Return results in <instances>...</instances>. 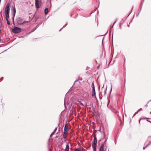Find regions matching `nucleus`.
<instances>
[{
  "label": "nucleus",
  "instance_id": "f257e3e1",
  "mask_svg": "<svg viewBox=\"0 0 151 151\" xmlns=\"http://www.w3.org/2000/svg\"><path fill=\"white\" fill-rule=\"evenodd\" d=\"M107 88L103 86L101 89L99 95L100 99H101L102 98V96H104L106 93Z\"/></svg>",
  "mask_w": 151,
  "mask_h": 151
},
{
  "label": "nucleus",
  "instance_id": "f03ea898",
  "mask_svg": "<svg viewBox=\"0 0 151 151\" xmlns=\"http://www.w3.org/2000/svg\"><path fill=\"white\" fill-rule=\"evenodd\" d=\"M21 31V29L19 27H15L12 29V32L14 33L17 34L20 32Z\"/></svg>",
  "mask_w": 151,
  "mask_h": 151
},
{
  "label": "nucleus",
  "instance_id": "7ed1b4c3",
  "mask_svg": "<svg viewBox=\"0 0 151 151\" xmlns=\"http://www.w3.org/2000/svg\"><path fill=\"white\" fill-rule=\"evenodd\" d=\"M41 5V0H35V5L36 8H39Z\"/></svg>",
  "mask_w": 151,
  "mask_h": 151
},
{
  "label": "nucleus",
  "instance_id": "20e7f679",
  "mask_svg": "<svg viewBox=\"0 0 151 151\" xmlns=\"http://www.w3.org/2000/svg\"><path fill=\"white\" fill-rule=\"evenodd\" d=\"M149 118H141L139 121V123L140 124H141L142 125H144L146 122V121L145 120L146 119H148Z\"/></svg>",
  "mask_w": 151,
  "mask_h": 151
},
{
  "label": "nucleus",
  "instance_id": "39448f33",
  "mask_svg": "<svg viewBox=\"0 0 151 151\" xmlns=\"http://www.w3.org/2000/svg\"><path fill=\"white\" fill-rule=\"evenodd\" d=\"M23 21V19L20 17H19L16 19V22L17 24L18 25H22Z\"/></svg>",
  "mask_w": 151,
  "mask_h": 151
},
{
  "label": "nucleus",
  "instance_id": "423d86ee",
  "mask_svg": "<svg viewBox=\"0 0 151 151\" xmlns=\"http://www.w3.org/2000/svg\"><path fill=\"white\" fill-rule=\"evenodd\" d=\"M93 145L92 146H96L97 140L96 136L94 137V139L93 141Z\"/></svg>",
  "mask_w": 151,
  "mask_h": 151
},
{
  "label": "nucleus",
  "instance_id": "0eeeda50",
  "mask_svg": "<svg viewBox=\"0 0 151 151\" xmlns=\"http://www.w3.org/2000/svg\"><path fill=\"white\" fill-rule=\"evenodd\" d=\"M91 96L93 98L95 97L96 99H97L96 96V92L95 90L91 91Z\"/></svg>",
  "mask_w": 151,
  "mask_h": 151
},
{
  "label": "nucleus",
  "instance_id": "6e6552de",
  "mask_svg": "<svg viewBox=\"0 0 151 151\" xmlns=\"http://www.w3.org/2000/svg\"><path fill=\"white\" fill-rule=\"evenodd\" d=\"M68 132H64L63 134V138L64 139H65L66 138L67 136H68Z\"/></svg>",
  "mask_w": 151,
  "mask_h": 151
},
{
  "label": "nucleus",
  "instance_id": "1a4fd4ad",
  "mask_svg": "<svg viewBox=\"0 0 151 151\" xmlns=\"http://www.w3.org/2000/svg\"><path fill=\"white\" fill-rule=\"evenodd\" d=\"M69 131V128L67 124H66L64 127V132H68Z\"/></svg>",
  "mask_w": 151,
  "mask_h": 151
},
{
  "label": "nucleus",
  "instance_id": "9d476101",
  "mask_svg": "<svg viewBox=\"0 0 151 151\" xmlns=\"http://www.w3.org/2000/svg\"><path fill=\"white\" fill-rule=\"evenodd\" d=\"M99 151H104V144H102L100 147Z\"/></svg>",
  "mask_w": 151,
  "mask_h": 151
},
{
  "label": "nucleus",
  "instance_id": "9b49d317",
  "mask_svg": "<svg viewBox=\"0 0 151 151\" xmlns=\"http://www.w3.org/2000/svg\"><path fill=\"white\" fill-rule=\"evenodd\" d=\"M9 9H5L4 13L5 14H9Z\"/></svg>",
  "mask_w": 151,
  "mask_h": 151
},
{
  "label": "nucleus",
  "instance_id": "f8f14e48",
  "mask_svg": "<svg viewBox=\"0 0 151 151\" xmlns=\"http://www.w3.org/2000/svg\"><path fill=\"white\" fill-rule=\"evenodd\" d=\"M69 145L67 144L66 145L65 151H69Z\"/></svg>",
  "mask_w": 151,
  "mask_h": 151
},
{
  "label": "nucleus",
  "instance_id": "ddd939ff",
  "mask_svg": "<svg viewBox=\"0 0 151 151\" xmlns=\"http://www.w3.org/2000/svg\"><path fill=\"white\" fill-rule=\"evenodd\" d=\"M147 141L148 142H149V144L148 145L150 144L151 143V137H148Z\"/></svg>",
  "mask_w": 151,
  "mask_h": 151
},
{
  "label": "nucleus",
  "instance_id": "4468645a",
  "mask_svg": "<svg viewBox=\"0 0 151 151\" xmlns=\"http://www.w3.org/2000/svg\"><path fill=\"white\" fill-rule=\"evenodd\" d=\"M6 16V19H8V18L9 17V14H5Z\"/></svg>",
  "mask_w": 151,
  "mask_h": 151
},
{
  "label": "nucleus",
  "instance_id": "2eb2a0df",
  "mask_svg": "<svg viewBox=\"0 0 151 151\" xmlns=\"http://www.w3.org/2000/svg\"><path fill=\"white\" fill-rule=\"evenodd\" d=\"M29 22V21H23V22H22V25L25 24H27Z\"/></svg>",
  "mask_w": 151,
  "mask_h": 151
},
{
  "label": "nucleus",
  "instance_id": "dca6fc26",
  "mask_svg": "<svg viewBox=\"0 0 151 151\" xmlns=\"http://www.w3.org/2000/svg\"><path fill=\"white\" fill-rule=\"evenodd\" d=\"M45 13V15L47 14L48 12V10L47 8H45L44 10Z\"/></svg>",
  "mask_w": 151,
  "mask_h": 151
},
{
  "label": "nucleus",
  "instance_id": "f3484780",
  "mask_svg": "<svg viewBox=\"0 0 151 151\" xmlns=\"http://www.w3.org/2000/svg\"><path fill=\"white\" fill-rule=\"evenodd\" d=\"M13 13H14V17L15 15V14L16 13V9L15 7H13Z\"/></svg>",
  "mask_w": 151,
  "mask_h": 151
},
{
  "label": "nucleus",
  "instance_id": "a211bd4d",
  "mask_svg": "<svg viewBox=\"0 0 151 151\" xmlns=\"http://www.w3.org/2000/svg\"><path fill=\"white\" fill-rule=\"evenodd\" d=\"M10 4L9 3H8L6 5V9H9V7Z\"/></svg>",
  "mask_w": 151,
  "mask_h": 151
},
{
  "label": "nucleus",
  "instance_id": "6ab92c4d",
  "mask_svg": "<svg viewBox=\"0 0 151 151\" xmlns=\"http://www.w3.org/2000/svg\"><path fill=\"white\" fill-rule=\"evenodd\" d=\"M96 146H93V151H96Z\"/></svg>",
  "mask_w": 151,
  "mask_h": 151
},
{
  "label": "nucleus",
  "instance_id": "aec40b11",
  "mask_svg": "<svg viewBox=\"0 0 151 151\" xmlns=\"http://www.w3.org/2000/svg\"><path fill=\"white\" fill-rule=\"evenodd\" d=\"M75 151H81V148H77L75 149Z\"/></svg>",
  "mask_w": 151,
  "mask_h": 151
},
{
  "label": "nucleus",
  "instance_id": "412c9836",
  "mask_svg": "<svg viewBox=\"0 0 151 151\" xmlns=\"http://www.w3.org/2000/svg\"><path fill=\"white\" fill-rule=\"evenodd\" d=\"M6 20L7 21V24L8 25H10V23L9 22V21L8 19Z\"/></svg>",
  "mask_w": 151,
  "mask_h": 151
},
{
  "label": "nucleus",
  "instance_id": "4be33fe9",
  "mask_svg": "<svg viewBox=\"0 0 151 151\" xmlns=\"http://www.w3.org/2000/svg\"><path fill=\"white\" fill-rule=\"evenodd\" d=\"M142 110V108H140L135 114H137L138 111H141Z\"/></svg>",
  "mask_w": 151,
  "mask_h": 151
},
{
  "label": "nucleus",
  "instance_id": "5701e85b",
  "mask_svg": "<svg viewBox=\"0 0 151 151\" xmlns=\"http://www.w3.org/2000/svg\"><path fill=\"white\" fill-rule=\"evenodd\" d=\"M57 127H56V128L55 129H54V131H53V132H54V133H55L56 132V130H57Z\"/></svg>",
  "mask_w": 151,
  "mask_h": 151
},
{
  "label": "nucleus",
  "instance_id": "b1692460",
  "mask_svg": "<svg viewBox=\"0 0 151 151\" xmlns=\"http://www.w3.org/2000/svg\"><path fill=\"white\" fill-rule=\"evenodd\" d=\"M55 133H54V132H52L51 133V134L50 135V137H51L52 136V135H53L54 134H55Z\"/></svg>",
  "mask_w": 151,
  "mask_h": 151
},
{
  "label": "nucleus",
  "instance_id": "393cba45",
  "mask_svg": "<svg viewBox=\"0 0 151 151\" xmlns=\"http://www.w3.org/2000/svg\"><path fill=\"white\" fill-rule=\"evenodd\" d=\"M95 87H92V90L91 91L95 90Z\"/></svg>",
  "mask_w": 151,
  "mask_h": 151
},
{
  "label": "nucleus",
  "instance_id": "a878e982",
  "mask_svg": "<svg viewBox=\"0 0 151 151\" xmlns=\"http://www.w3.org/2000/svg\"><path fill=\"white\" fill-rule=\"evenodd\" d=\"M74 12H75L74 11H73L72 12V14L70 16L71 17H72V15H73L74 14Z\"/></svg>",
  "mask_w": 151,
  "mask_h": 151
},
{
  "label": "nucleus",
  "instance_id": "bb28decb",
  "mask_svg": "<svg viewBox=\"0 0 151 151\" xmlns=\"http://www.w3.org/2000/svg\"><path fill=\"white\" fill-rule=\"evenodd\" d=\"M94 87V82H93L92 83V87Z\"/></svg>",
  "mask_w": 151,
  "mask_h": 151
},
{
  "label": "nucleus",
  "instance_id": "cd10ccee",
  "mask_svg": "<svg viewBox=\"0 0 151 151\" xmlns=\"http://www.w3.org/2000/svg\"><path fill=\"white\" fill-rule=\"evenodd\" d=\"M80 104L82 106H83L84 105H83V104L81 102H80Z\"/></svg>",
  "mask_w": 151,
  "mask_h": 151
},
{
  "label": "nucleus",
  "instance_id": "c85d7f7f",
  "mask_svg": "<svg viewBox=\"0 0 151 151\" xmlns=\"http://www.w3.org/2000/svg\"><path fill=\"white\" fill-rule=\"evenodd\" d=\"M148 145H147L146 146V147H143V149L144 150H145V149L146 147H147V146H148Z\"/></svg>",
  "mask_w": 151,
  "mask_h": 151
},
{
  "label": "nucleus",
  "instance_id": "c756f323",
  "mask_svg": "<svg viewBox=\"0 0 151 151\" xmlns=\"http://www.w3.org/2000/svg\"><path fill=\"white\" fill-rule=\"evenodd\" d=\"M125 76H124V82L125 83Z\"/></svg>",
  "mask_w": 151,
  "mask_h": 151
},
{
  "label": "nucleus",
  "instance_id": "7c9ffc66",
  "mask_svg": "<svg viewBox=\"0 0 151 151\" xmlns=\"http://www.w3.org/2000/svg\"><path fill=\"white\" fill-rule=\"evenodd\" d=\"M3 77H2L1 79H0V80H1V81H2L3 80Z\"/></svg>",
  "mask_w": 151,
  "mask_h": 151
},
{
  "label": "nucleus",
  "instance_id": "2f4dec72",
  "mask_svg": "<svg viewBox=\"0 0 151 151\" xmlns=\"http://www.w3.org/2000/svg\"><path fill=\"white\" fill-rule=\"evenodd\" d=\"M106 139L105 141V142H104L103 144H104V143L106 142Z\"/></svg>",
  "mask_w": 151,
  "mask_h": 151
},
{
  "label": "nucleus",
  "instance_id": "473e14b6",
  "mask_svg": "<svg viewBox=\"0 0 151 151\" xmlns=\"http://www.w3.org/2000/svg\"><path fill=\"white\" fill-rule=\"evenodd\" d=\"M36 28L34 30H33L32 31H31L30 32H34L35 29H36Z\"/></svg>",
  "mask_w": 151,
  "mask_h": 151
},
{
  "label": "nucleus",
  "instance_id": "72a5a7b5",
  "mask_svg": "<svg viewBox=\"0 0 151 151\" xmlns=\"http://www.w3.org/2000/svg\"><path fill=\"white\" fill-rule=\"evenodd\" d=\"M147 104L145 106V107H147Z\"/></svg>",
  "mask_w": 151,
  "mask_h": 151
},
{
  "label": "nucleus",
  "instance_id": "f704fd0d",
  "mask_svg": "<svg viewBox=\"0 0 151 151\" xmlns=\"http://www.w3.org/2000/svg\"><path fill=\"white\" fill-rule=\"evenodd\" d=\"M146 122L147 121H148V122H150V121H149V120H147V121H146Z\"/></svg>",
  "mask_w": 151,
  "mask_h": 151
},
{
  "label": "nucleus",
  "instance_id": "c9c22d12",
  "mask_svg": "<svg viewBox=\"0 0 151 151\" xmlns=\"http://www.w3.org/2000/svg\"><path fill=\"white\" fill-rule=\"evenodd\" d=\"M1 39H0V42H1Z\"/></svg>",
  "mask_w": 151,
  "mask_h": 151
},
{
  "label": "nucleus",
  "instance_id": "e433bc0d",
  "mask_svg": "<svg viewBox=\"0 0 151 151\" xmlns=\"http://www.w3.org/2000/svg\"><path fill=\"white\" fill-rule=\"evenodd\" d=\"M118 112V111H116V113H117Z\"/></svg>",
  "mask_w": 151,
  "mask_h": 151
},
{
  "label": "nucleus",
  "instance_id": "4c0bfd02",
  "mask_svg": "<svg viewBox=\"0 0 151 151\" xmlns=\"http://www.w3.org/2000/svg\"><path fill=\"white\" fill-rule=\"evenodd\" d=\"M1 30H0V34L1 33Z\"/></svg>",
  "mask_w": 151,
  "mask_h": 151
},
{
  "label": "nucleus",
  "instance_id": "58836bf2",
  "mask_svg": "<svg viewBox=\"0 0 151 151\" xmlns=\"http://www.w3.org/2000/svg\"><path fill=\"white\" fill-rule=\"evenodd\" d=\"M127 26H128V27H129V25H128Z\"/></svg>",
  "mask_w": 151,
  "mask_h": 151
},
{
  "label": "nucleus",
  "instance_id": "ea45409f",
  "mask_svg": "<svg viewBox=\"0 0 151 151\" xmlns=\"http://www.w3.org/2000/svg\"><path fill=\"white\" fill-rule=\"evenodd\" d=\"M14 18H13V20H14Z\"/></svg>",
  "mask_w": 151,
  "mask_h": 151
},
{
  "label": "nucleus",
  "instance_id": "a19ab883",
  "mask_svg": "<svg viewBox=\"0 0 151 151\" xmlns=\"http://www.w3.org/2000/svg\"><path fill=\"white\" fill-rule=\"evenodd\" d=\"M2 100H1V102H2Z\"/></svg>",
  "mask_w": 151,
  "mask_h": 151
},
{
  "label": "nucleus",
  "instance_id": "79ce46f5",
  "mask_svg": "<svg viewBox=\"0 0 151 151\" xmlns=\"http://www.w3.org/2000/svg\"><path fill=\"white\" fill-rule=\"evenodd\" d=\"M101 141V140H100L99 141Z\"/></svg>",
  "mask_w": 151,
  "mask_h": 151
},
{
  "label": "nucleus",
  "instance_id": "37998d69",
  "mask_svg": "<svg viewBox=\"0 0 151 151\" xmlns=\"http://www.w3.org/2000/svg\"><path fill=\"white\" fill-rule=\"evenodd\" d=\"M151 114V112H150V114Z\"/></svg>",
  "mask_w": 151,
  "mask_h": 151
}]
</instances>
